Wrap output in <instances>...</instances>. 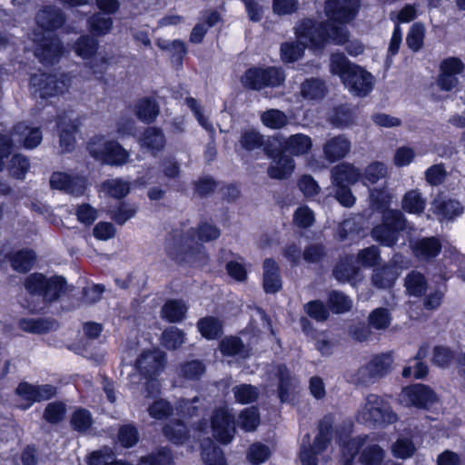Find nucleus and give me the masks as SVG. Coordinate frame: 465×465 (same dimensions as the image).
I'll return each instance as SVG.
<instances>
[{
    "instance_id": "f257e3e1",
    "label": "nucleus",
    "mask_w": 465,
    "mask_h": 465,
    "mask_svg": "<svg viewBox=\"0 0 465 465\" xmlns=\"http://www.w3.org/2000/svg\"><path fill=\"white\" fill-rule=\"evenodd\" d=\"M295 35L298 41L285 42L281 45V57L285 63L300 59L305 47L322 48L327 43L341 45L349 40L347 28L331 21L317 23L304 19L296 27Z\"/></svg>"
},
{
    "instance_id": "f03ea898",
    "label": "nucleus",
    "mask_w": 465,
    "mask_h": 465,
    "mask_svg": "<svg viewBox=\"0 0 465 465\" xmlns=\"http://www.w3.org/2000/svg\"><path fill=\"white\" fill-rule=\"evenodd\" d=\"M220 234L219 228L208 223H202L197 229L191 228L184 234L175 231L166 241V252L178 262L205 264L207 254L202 242L216 240Z\"/></svg>"
},
{
    "instance_id": "7ed1b4c3",
    "label": "nucleus",
    "mask_w": 465,
    "mask_h": 465,
    "mask_svg": "<svg viewBox=\"0 0 465 465\" xmlns=\"http://www.w3.org/2000/svg\"><path fill=\"white\" fill-rule=\"evenodd\" d=\"M331 73L340 76L349 91L357 96H366L373 88V76L359 65L351 64L341 53L332 54Z\"/></svg>"
},
{
    "instance_id": "20e7f679",
    "label": "nucleus",
    "mask_w": 465,
    "mask_h": 465,
    "mask_svg": "<svg viewBox=\"0 0 465 465\" xmlns=\"http://www.w3.org/2000/svg\"><path fill=\"white\" fill-rule=\"evenodd\" d=\"M355 419L357 422L364 425L386 427L397 422L399 418L388 401L371 393L358 409Z\"/></svg>"
},
{
    "instance_id": "39448f33",
    "label": "nucleus",
    "mask_w": 465,
    "mask_h": 465,
    "mask_svg": "<svg viewBox=\"0 0 465 465\" xmlns=\"http://www.w3.org/2000/svg\"><path fill=\"white\" fill-rule=\"evenodd\" d=\"M65 283L64 278L61 276L46 278L42 273H33L26 278L25 287L32 297L42 299V303L45 304L57 300L64 292ZM26 307L31 312H38L45 306L28 304Z\"/></svg>"
},
{
    "instance_id": "423d86ee",
    "label": "nucleus",
    "mask_w": 465,
    "mask_h": 465,
    "mask_svg": "<svg viewBox=\"0 0 465 465\" xmlns=\"http://www.w3.org/2000/svg\"><path fill=\"white\" fill-rule=\"evenodd\" d=\"M366 436H358L349 440L341 447L342 465H353L354 458L361 450L359 460L363 465H380L384 459L385 451L377 444L363 447Z\"/></svg>"
},
{
    "instance_id": "0eeeda50",
    "label": "nucleus",
    "mask_w": 465,
    "mask_h": 465,
    "mask_svg": "<svg viewBox=\"0 0 465 465\" xmlns=\"http://www.w3.org/2000/svg\"><path fill=\"white\" fill-rule=\"evenodd\" d=\"M407 220L399 210H387L382 214L381 223L373 227L371 238L386 247H393L399 241L401 232L406 230Z\"/></svg>"
},
{
    "instance_id": "6e6552de",
    "label": "nucleus",
    "mask_w": 465,
    "mask_h": 465,
    "mask_svg": "<svg viewBox=\"0 0 465 465\" xmlns=\"http://www.w3.org/2000/svg\"><path fill=\"white\" fill-rule=\"evenodd\" d=\"M333 418L324 416L319 424V432L312 446L310 445V435L307 433L300 450V460L302 465H317V455L324 451L331 440Z\"/></svg>"
},
{
    "instance_id": "1a4fd4ad",
    "label": "nucleus",
    "mask_w": 465,
    "mask_h": 465,
    "mask_svg": "<svg viewBox=\"0 0 465 465\" xmlns=\"http://www.w3.org/2000/svg\"><path fill=\"white\" fill-rule=\"evenodd\" d=\"M13 137H18V142H22L26 149L36 148L43 140L40 128L30 127L25 123H18L14 127L10 135L0 134V171L4 167V159L7 158L13 149Z\"/></svg>"
},
{
    "instance_id": "9d476101",
    "label": "nucleus",
    "mask_w": 465,
    "mask_h": 465,
    "mask_svg": "<svg viewBox=\"0 0 465 465\" xmlns=\"http://www.w3.org/2000/svg\"><path fill=\"white\" fill-rule=\"evenodd\" d=\"M71 84V76L67 74H61L58 77L55 74L40 73L31 75L29 88L35 98L46 99L63 94Z\"/></svg>"
},
{
    "instance_id": "9b49d317",
    "label": "nucleus",
    "mask_w": 465,
    "mask_h": 465,
    "mask_svg": "<svg viewBox=\"0 0 465 465\" xmlns=\"http://www.w3.org/2000/svg\"><path fill=\"white\" fill-rule=\"evenodd\" d=\"M87 149L92 157L103 163L121 166L129 160V153L117 142L107 141L104 136H95L90 140Z\"/></svg>"
},
{
    "instance_id": "f8f14e48",
    "label": "nucleus",
    "mask_w": 465,
    "mask_h": 465,
    "mask_svg": "<svg viewBox=\"0 0 465 465\" xmlns=\"http://www.w3.org/2000/svg\"><path fill=\"white\" fill-rule=\"evenodd\" d=\"M285 81L284 71L281 67H252L241 78L242 86L250 90H262L266 87H278Z\"/></svg>"
},
{
    "instance_id": "ddd939ff",
    "label": "nucleus",
    "mask_w": 465,
    "mask_h": 465,
    "mask_svg": "<svg viewBox=\"0 0 465 465\" xmlns=\"http://www.w3.org/2000/svg\"><path fill=\"white\" fill-rule=\"evenodd\" d=\"M98 41L90 35H82L74 44V53L84 60H89L88 66L97 78H102L106 71L110 58L95 56Z\"/></svg>"
},
{
    "instance_id": "4468645a",
    "label": "nucleus",
    "mask_w": 465,
    "mask_h": 465,
    "mask_svg": "<svg viewBox=\"0 0 465 465\" xmlns=\"http://www.w3.org/2000/svg\"><path fill=\"white\" fill-rule=\"evenodd\" d=\"M213 435L216 440L223 444L232 441L235 433V420L232 410L228 407H220L214 410L212 416Z\"/></svg>"
},
{
    "instance_id": "2eb2a0df",
    "label": "nucleus",
    "mask_w": 465,
    "mask_h": 465,
    "mask_svg": "<svg viewBox=\"0 0 465 465\" xmlns=\"http://www.w3.org/2000/svg\"><path fill=\"white\" fill-rule=\"evenodd\" d=\"M400 401L408 407L426 410L437 401V395L429 386L417 383L402 389Z\"/></svg>"
},
{
    "instance_id": "dca6fc26",
    "label": "nucleus",
    "mask_w": 465,
    "mask_h": 465,
    "mask_svg": "<svg viewBox=\"0 0 465 465\" xmlns=\"http://www.w3.org/2000/svg\"><path fill=\"white\" fill-rule=\"evenodd\" d=\"M393 362L392 354L385 352L377 354L363 367L358 371L360 382L371 384L387 375L391 369Z\"/></svg>"
},
{
    "instance_id": "f3484780",
    "label": "nucleus",
    "mask_w": 465,
    "mask_h": 465,
    "mask_svg": "<svg viewBox=\"0 0 465 465\" xmlns=\"http://www.w3.org/2000/svg\"><path fill=\"white\" fill-rule=\"evenodd\" d=\"M33 41L36 43L35 55L44 65H52L57 63L63 54V44L56 36L42 35L38 38V34L34 33Z\"/></svg>"
},
{
    "instance_id": "a211bd4d",
    "label": "nucleus",
    "mask_w": 465,
    "mask_h": 465,
    "mask_svg": "<svg viewBox=\"0 0 465 465\" xmlns=\"http://www.w3.org/2000/svg\"><path fill=\"white\" fill-rule=\"evenodd\" d=\"M359 6L360 0H327L325 13L331 20L348 23L355 17Z\"/></svg>"
},
{
    "instance_id": "6ab92c4d",
    "label": "nucleus",
    "mask_w": 465,
    "mask_h": 465,
    "mask_svg": "<svg viewBox=\"0 0 465 465\" xmlns=\"http://www.w3.org/2000/svg\"><path fill=\"white\" fill-rule=\"evenodd\" d=\"M50 186L74 196H81L86 189V179L80 176L73 177L66 173L54 172L50 178Z\"/></svg>"
},
{
    "instance_id": "aec40b11",
    "label": "nucleus",
    "mask_w": 465,
    "mask_h": 465,
    "mask_svg": "<svg viewBox=\"0 0 465 465\" xmlns=\"http://www.w3.org/2000/svg\"><path fill=\"white\" fill-rule=\"evenodd\" d=\"M409 243L413 256L420 262L435 259L442 248L440 239L434 236L411 240Z\"/></svg>"
},
{
    "instance_id": "412c9836",
    "label": "nucleus",
    "mask_w": 465,
    "mask_h": 465,
    "mask_svg": "<svg viewBox=\"0 0 465 465\" xmlns=\"http://www.w3.org/2000/svg\"><path fill=\"white\" fill-rule=\"evenodd\" d=\"M165 365V355L160 351L143 352L136 360V368L144 378H153L160 374Z\"/></svg>"
},
{
    "instance_id": "4be33fe9",
    "label": "nucleus",
    "mask_w": 465,
    "mask_h": 465,
    "mask_svg": "<svg viewBox=\"0 0 465 465\" xmlns=\"http://www.w3.org/2000/svg\"><path fill=\"white\" fill-rule=\"evenodd\" d=\"M57 127L60 129V147L63 153H69L74 150L75 144L74 134L78 128V122L67 117L64 113L58 115Z\"/></svg>"
},
{
    "instance_id": "5701e85b",
    "label": "nucleus",
    "mask_w": 465,
    "mask_h": 465,
    "mask_svg": "<svg viewBox=\"0 0 465 465\" xmlns=\"http://www.w3.org/2000/svg\"><path fill=\"white\" fill-rule=\"evenodd\" d=\"M351 141L343 134L331 137L323 145V154L329 162L344 158L351 151Z\"/></svg>"
},
{
    "instance_id": "b1692460",
    "label": "nucleus",
    "mask_w": 465,
    "mask_h": 465,
    "mask_svg": "<svg viewBox=\"0 0 465 465\" xmlns=\"http://www.w3.org/2000/svg\"><path fill=\"white\" fill-rule=\"evenodd\" d=\"M361 172L352 163L343 162L331 169L333 185H352L361 181Z\"/></svg>"
},
{
    "instance_id": "393cba45",
    "label": "nucleus",
    "mask_w": 465,
    "mask_h": 465,
    "mask_svg": "<svg viewBox=\"0 0 465 465\" xmlns=\"http://www.w3.org/2000/svg\"><path fill=\"white\" fill-rule=\"evenodd\" d=\"M37 25L45 31H54L60 28L65 21L60 9L46 6L40 10L35 16Z\"/></svg>"
},
{
    "instance_id": "a878e982",
    "label": "nucleus",
    "mask_w": 465,
    "mask_h": 465,
    "mask_svg": "<svg viewBox=\"0 0 465 465\" xmlns=\"http://www.w3.org/2000/svg\"><path fill=\"white\" fill-rule=\"evenodd\" d=\"M282 288L278 263L271 258L263 262V289L266 293H275Z\"/></svg>"
},
{
    "instance_id": "bb28decb",
    "label": "nucleus",
    "mask_w": 465,
    "mask_h": 465,
    "mask_svg": "<svg viewBox=\"0 0 465 465\" xmlns=\"http://www.w3.org/2000/svg\"><path fill=\"white\" fill-rule=\"evenodd\" d=\"M312 147V141L310 136L303 134H295L282 142V150L293 156L304 155Z\"/></svg>"
},
{
    "instance_id": "cd10ccee",
    "label": "nucleus",
    "mask_w": 465,
    "mask_h": 465,
    "mask_svg": "<svg viewBox=\"0 0 465 465\" xmlns=\"http://www.w3.org/2000/svg\"><path fill=\"white\" fill-rule=\"evenodd\" d=\"M433 213L442 219L453 220L463 213V206L453 199L436 198L432 202Z\"/></svg>"
},
{
    "instance_id": "c85d7f7f",
    "label": "nucleus",
    "mask_w": 465,
    "mask_h": 465,
    "mask_svg": "<svg viewBox=\"0 0 465 465\" xmlns=\"http://www.w3.org/2000/svg\"><path fill=\"white\" fill-rule=\"evenodd\" d=\"M277 376L279 379V398L282 402H288L291 401V395L295 387L296 379L283 364L277 366Z\"/></svg>"
},
{
    "instance_id": "c756f323",
    "label": "nucleus",
    "mask_w": 465,
    "mask_h": 465,
    "mask_svg": "<svg viewBox=\"0 0 465 465\" xmlns=\"http://www.w3.org/2000/svg\"><path fill=\"white\" fill-rule=\"evenodd\" d=\"M295 168L294 161L292 157L281 154L273 159L272 163L268 168V174L272 179H285L292 175Z\"/></svg>"
},
{
    "instance_id": "7c9ffc66",
    "label": "nucleus",
    "mask_w": 465,
    "mask_h": 465,
    "mask_svg": "<svg viewBox=\"0 0 465 465\" xmlns=\"http://www.w3.org/2000/svg\"><path fill=\"white\" fill-rule=\"evenodd\" d=\"M220 351L225 356H238L245 359L250 355V349L236 336L223 338L219 345Z\"/></svg>"
},
{
    "instance_id": "2f4dec72",
    "label": "nucleus",
    "mask_w": 465,
    "mask_h": 465,
    "mask_svg": "<svg viewBox=\"0 0 465 465\" xmlns=\"http://www.w3.org/2000/svg\"><path fill=\"white\" fill-rule=\"evenodd\" d=\"M327 87L325 82L318 77L306 79L301 85V95L306 100H320L325 96Z\"/></svg>"
},
{
    "instance_id": "473e14b6",
    "label": "nucleus",
    "mask_w": 465,
    "mask_h": 465,
    "mask_svg": "<svg viewBox=\"0 0 465 465\" xmlns=\"http://www.w3.org/2000/svg\"><path fill=\"white\" fill-rule=\"evenodd\" d=\"M399 277V272L391 265H383L375 270L371 276L372 284L379 289L391 288Z\"/></svg>"
},
{
    "instance_id": "72a5a7b5",
    "label": "nucleus",
    "mask_w": 465,
    "mask_h": 465,
    "mask_svg": "<svg viewBox=\"0 0 465 465\" xmlns=\"http://www.w3.org/2000/svg\"><path fill=\"white\" fill-rule=\"evenodd\" d=\"M141 144L153 155L163 150L165 139L162 130L155 127H148L141 138Z\"/></svg>"
},
{
    "instance_id": "f704fd0d",
    "label": "nucleus",
    "mask_w": 465,
    "mask_h": 465,
    "mask_svg": "<svg viewBox=\"0 0 465 465\" xmlns=\"http://www.w3.org/2000/svg\"><path fill=\"white\" fill-rule=\"evenodd\" d=\"M359 269L354 265L353 256L347 255L341 259L333 269V276L340 282H351L358 275Z\"/></svg>"
},
{
    "instance_id": "c9c22d12",
    "label": "nucleus",
    "mask_w": 465,
    "mask_h": 465,
    "mask_svg": "<svg viewBox=\"0 0 465 465\" xmlns=\"http://www.w3.org/2000/svg\"><path fill=\"white\" fill-rule=\"evenodd\" d=\"M401 207L408 213L420 215L425 210L426 199L419 190H411L403 195Z\"/></svg>"
},
{
    "instance_id": "e433bc0d",
    "label": "nucleus",
    "mask_w": 465,
    "mask_h": 465,
    "mask_svg": "<svg viewBox=\"0 0 465 465\" xmlns=\"http://www.w3.org/2000/svg\"><path fill=\"white\" fill-rule=\"evenodd\" d=\"M35 253L33 250L23 249L9 256L12 268L18 272L30 271L35 261Z\"/></svg>"
},
{
    "instance_id": "4c0bfd02",
    "label": "nucleus",
    "mask_w": 465,
    "mask_h": 465,
    "mask_svg": "<svg viewBox=\"0 0 465 465\" xmlns=\"http://www.w3.org/2000/svg\"><path fill=\"white\" fill-rule=\"evenodd\" d=\"M159 114V105L154 99L143 98L135 106V114L139 120L150 124L153 122Z\"/></svg>"
},
{
    "instance_id": "58836bf2",
    "label": "nucleus",
    "mask_w": 465,
    "mask_h": 465,
    "mask_svg": "<svg viewBox=\"0 0 465 465\" xmlns=\"http://www.w3.org/2000/svg\"><path fill=\"white\" fill-rule=\"evenodd\" d=\"M200 333L208 340H214L223 334V322L216 317L202 318L197 322Z\"/></svg>"
},
{
    "instance_id": "ea45409f",
    "label": "nucleus",
    "mask_w": 465,
    "mask_h": 465,
    "mask_svg": "<svg viewBox=\"0 0 465 465\" xmlns=\"http://www.w3.org/2000/svg\"><path fill=\"white\" fill-rule=\"evenodd\" d=\"M187 312V306L182 300H169L162 308V316L170 322H181Z\"/></svg>"
},
{
    "instance_id": "a19ab883",
    "label": "nucleus",
    "mask_w": 465,
    "mask_h": 465,
    "mask_svg": "<svg viewBox=\"0 0 465 465\" xmlns=\"http://www.w3.org/2000/svg\"><path fill=\"white\" fill-rule=\"evenodd\" d=\"M103 191L115 199L124 198L130 192V183L121 178L108 179L102 183Z\"/></svg>"
},
{
    "instance_id": "79ce46f5",
    "label": "nucleus",
    "mask_w": 465,
    "mask_h": 465,
    "mask_svg": "<svg viewBox=\"0 0 465 465\" xmlns=\"http://www.w3.org/2000/svg\"><path fill=\"white\" fill-rule=\"evenodd\" d=\"M261 122L270 129H282L289 123L288 116L279 109H269L261 114Z\"/></svg>"
},
{
    "instance_id": "37998d69",
    "label": "nucleus",
    "mask_w": 465,
    "mask_h": 465,
    "mask_svg": "<svg viewBox=\"0 0 465 465\" xmlns=\"http://www.w3.org/2000/svg\"><path fill=\"white\" fill-rule=\"evenodd\" d=\"M405 287L410 295L420 297L427 288V281L422 273L411 271L405 278Z\"/></svg>"
},
{
    "instance_id": "c03bdc74",
    "label": "nucleus",
    "mask_w": 465,
    "mask_h": 465,
    "mask_svg": "<svg viewBox=\"0 0 465 465\" xmlns=\"http://www.w3.org/2000/svg\"><path fill=\"white\" fill-rule=\"evenodd\" d=\"M387 174V167L384 163L374 162L369 164L364 173H361V182L364 185L374 184Z\"/></svg>"
},
{
    "instance_id": "a18cd8bd",
    "label": "nucleus",
    "mask_w": 465,
    "mask_h": 465,
    "mask_svg": "<svg viewBox=\"0 0 465 465\" xmlns=\"http://www.w3.org/2000/svg\"><path fill=\"white\" fill-rule=\"evenodd\" d=\"M416 446L408 437H400L391 445V453L397 459L406 460L411 458L416 452Z\"/></svg>"
},
{
    "instance_id": "49530a36",
    "label": "nucleus",
    "mask_w": 465,
    "mask_h": 465,
    "mask_svg": "<svg viewBox=\"0 0 465 465\" xmlns=\"http://www.w3.org/2000/svg\"><path fill=\"white\" fill-rule=\"evenodd\" d=\"M328 305L334 313H344L351 311L352 307L351 299L344 293L332 291L328 297Z\"/></svg>"
},
{
    "instance_id": "de8ad7c7",
    "label": "nucleus",
    "mask_w": 465,
    "mask_h": 465,
    "mask_svg": "<svg viewBox=\"0 0 465 465\" xmlns=\"http://www.w3.org/2000/svg\"><path fill=\"white\" fill-rule=\"evenodd\" d=\"M55 325L53 321L45 319H21L19 321V327L27 332L32 333H44L52 330Z\"/></svg>"
},
{
    "instance_id": "09e8293b",
    "label": "nucleus",
    "mask_w": 465,
    "mask_h": 465,
    "mask_svg": "<svg viewBox=\"0 0 465 465\" xmlns=\"http://www.w3.org/2000/svg\"><path fill=\"white\" fill-rule=\"evenodd\" d=\"M239 143L242 149L251 152L262 148L264 136L255 129H248L242 133Z\"/></svg>"
},
{
    "instance_id": "8fccbe9b",
    "label": "nucleus",
    "mask_w": 465,
    "mask_h": 465,
    "mask_svg": "<svg viewBox=\"0 0 465 465\" xmlns=\"http://www.w3.org/2000/svg\"><path fill=\"white\" fill-rule=\"evenodd\" d=\"M260 423V414L256 407L246 408L238 417V425L245 431H253Z\"/></svg>"
},
{
    "instance_id": "3c124183",
    "label": "nucleus",
    "mask_w": 465,
    "mask_h": 465,
    "mask_svg": "<svg viewBox=\"0 0 465 465\" xmlns=\"http://www.w3.org/2000/svg\"><path fill=\"white\" fill-rule=\"evenodd\" d=\"M202 457L205 465H226L222 449L215 446L212 440L208 441V446L203 445Z\"/></svg>"
},
{
    "instance_id": "603ef678",
    "label": "nucleus",
    "mask_w": 465,
    "mask_h": 465,
    "mask_svg": "<svg viewBox=\"0 0 465 465\" xmlns=\"http://www.w3.org/2000/svg\"><path fill=\"white\" fill-rule=\"evenodd\" d=\"M163 435L175 444L183 443L188 438V432L183 422L178 420L166 424L163 429Z\"/></svg>"
},
{
    "instance_id": "864d4df0",
    "label": "nucleus",
    "mask_w": 465,
    "mask_h": 465,
    "mask_svg": "<svg viewBox=\"0 0 465 465\" xmlns=\"http://www.w3.org/2000/svg\"><path fill=\"white\" fill-rule=\"evenodd\" d=\"M232 391L235 401L241 404L254 402L259 396L258 388L251 384L236 385Z\"/></svg>"
},
{
    "instance_id": "5fc2aeb1",
    "label": "nucleus",
    "mask_w": 465,
    "mask_h": 465,
    "mask_svg": "<svg viewBox=\"0 0 465 465\" xmlns=\"http://www.w3.org/2000/svg\"><path fill=\"white\" fill-rule=\"evenodd\" d=\"M205 365L200 360H192L180 365V375L191 381L199 380L205 372Z\"/></svg>"
},
{
    "instance_id": "6e6d98bb",
    "label": "nucleus",
    "mask_w": 465,
    "mask_h": 465,
    "mask_svg": "<svg viewBox=\"0 0 465 465\" xmlns=\"http://www.w3.org/2000/svg\"><path fill=\"white\" fill-rule=\"evenodd\" d=\"M424 36V25L420 23L413 24L411 26L406 37V44L408 47L413 52H418L423 45Z\"/></svg>"
},
{
    "instance_id": "4d7b16f0",
    "label": "nucleus",
    "mask_w": 465,
    "mask_h": 465,
    "mask_svg": "<svg viewBox=\"0 0 465 465\" xmlns=\"http://www.w3.org/2000/svg\"><path fill=\"white\" fill-rule=\"evenodd\" d=\"M156 45L162 50L170 51L172 53L173 61L177 62L180 65L182 64L183 58L187 53L184 42L179 39L173 40V42L158 40Z\"/></svg>"
},
{
    "instance_id": "13d9d810",
    "label": "nucleus",
    "mask_w": 465,
    "mask_h": 465,
    "mask_svg": "<svg viewBox=\"0 0 465 465\" xmlns=\"http://www.w3.org/2000/svg\"><path fill=\"white\" fill-rule=\"evenodd\" d=\"M70 422L74 430L85 432L93 425L92 414L88 410L79 408L72 414Z\"/></svg>"
},
{
    "instance_id": "bf43d9fd",
    "label": "nucleus",
    "mask_w": 465,
    "mask_h": 465,
    "mask_svg": "<svg viewBox=\"0 0 465 465\" xmlns=\"http://www.w3.org/2000/svg\"><path fill=\"white\" fill-rule=\"evenodd\" d=\"M184 342V333L172 326L162 333V344L167 350H176Z\"/></svg>"
},
{
    "instance_id": "052dcab7",
    "label": "nucleus",
    "mask_w": 465,
    "mask_h": 465,
    "mask_svg": "<svg viewBox=\"0 0 465 465\" xmlns=\"http://www.w3.org/2000/svg\"><path fill=\"white\" fill-rule=\"evenodd\" d=\"M90 31L96 35H104L110 32L113 26L111 17H106L102 14H94L88 19Z\"/></svg>"
},
{
    "instance_id": "680f3d73",
    "label": "nucleus",
    "mask_w": 465,
    "mask_h": 465,
    "mask_svg": "<svg viewBox=\"0 0 465 465\" xmlns=\"http://www.w3.org/2000/svg\"><path fill=\"white\" fill-rule=\"evenodd\" d=\"M185 104L194 114L199 124L203 129H205L210 134L211 136H213L215 134V129L213 124L209 121L208 117H206L203 114L202 107L199 104L198 101L193 97H187L185 99Z\"/></svg>"
},
{
    "instance_id": "e2e57ef3",
    "label": "nucleus",
    "mask_w": 465,
    "mask_h": 465,
    "mask_svg": "<svg viewBox=\"0 0 465 465\" xmlns=\"http://www.w3.org/2000/svg\"><path fill=\"white\" fill-rule=\"evenodd\" d=\"M65 413L66 408L63 402H50L45 409L44 419L51 424H57L64 419Z\"/></svg>"
},
{
    "instance_id": "0e129e2a",
    "label": "nucleus",
    "mask_w": 465,
    "mask_h": 465,
    "mask_svg": "<svg viewBox=\"0 0 465 465\" xmlns=\"http://www.w3.org/2000/svg\"><path fill=\"white\" fill-rule=\"evenodd\" d=\"M270 456L269 447L262 443L252 444L247 452V459L252 465H260L265 462Z\"/></svg>"
},
{
    "instance_id": "69168bd1",
    "label": "nucleus",
    "mask_w": 465,
    "mask_h": 465,
    "mask_svg": "<svg viewBox=\"0 0 465 465\" xmlns=\"http://www.w3.org/2000/svg\"><path fill=\"white\" fill-rule=\"evenodd\" d=\"M147 411L150 417L155 420H164L173 413V408L166 400L159 399L149 405Z\"/></svg>"
},
{
    "instance_id": "338daca9",
    "label": "nucleus",
    "mask_w": 465,
    "mask_h": 465,
    "mask_svg": "<svg viewBox=\"0 0 465 465\" xmlns=\"http://www.w3.org/2000/svg\"><path fill=\"white\" fill-rule=\"evenodd\" d=\"M137 212V207L127 203H121L117 208L111 211L112 219L120 225L133 218Z\"/></svg>"
},
{
    "instance_id": "774afa93",
    "label": "nucleus",
    "mask_w": 465,
    "mask_h": 465,
    "mask_svg": "<svg viewBox=\"0 0 465 465\" xmlns=\"http://www.w3.org/2000/svg\"><path fill=\"white\" fill-rule=\"evenodd\" d=\"M391 317L386 308H377L369 315V323L376 330H385L391 324Z\"/></svg>"
}]
</instances>
